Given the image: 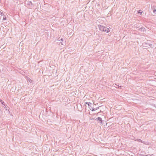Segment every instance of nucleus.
Wrapping results in <instances>:
<instances>
[{
  "instance_id": "nucleus-12",
  "label": "nucleus",
  "mask_w": 156,
  "mask_h": 156,
  "mask_svg": "<svg viewBox=\"0 0 156 156\" xmlns=\"http://www.w3.org/2000/svg\"><path fill=\"white\" fill-rule=\"evenodd\" d=\"M3 20H6V16H5V15H4H4H3Z\"/></svg>"
},
{
  "instance_id": "nucleus-2",
  "label": "nucleus",
  "mask_w": 156,
  "mask_h": 156,
  "mask_svg": "<svg viewBox=\"0 0 156 156\" xmlns=\"http://www.w3.org/2000/svg\"><path fill=\"white\" fill-rule=\"evenodd\" d=\"M27 5L29 6V7H32V6L33 5L32 2L30 1H27L26 3H25Z\"/></svg>"
},
{
  "instance_id": "nucleus-8",
  "label": "nucleus",
  "mask_w": 156,
  "mask_h": 156,
  "mask_svg": "<svg viewBox=\"0 0 156 156\" xmlns=\"http://www.w3.org/2000/svg\"><path fill=\"white\" fill-rule=\"evenodd\" d=\"M140 30L142 31H146V29H145L144 27H142L140 29Z\"/></svg>"
},
{
  "instance_id": "nucleus-15",
  "label": "nucleus",
  "mask_w": 156,
  "mask_h": 156,
  "mask_svg": "<svg viewBox=\"0 0 156 156\" xmlns=\"http://www.w3.org/2000/svg\"><path fill=\"white\" fill-rule=\"evenodd\" d=\"M145 44L147 45H148L150 46L151 47V46H152V44H148L147 43H145Z\"/></svg>"
},
{
  "instance_id": "nucleus-11",
  "label": "nucleus",
  "mask_w": 156,
  "mask_h": 156,
  "mask_svg": "<svg viewBox=\"0 0 156 156\" xmlns=\"http://www.w3.org/2000/svg\"><path fill=\"white\" fill-rule=\"evenodd\" d=\"M137 141H138V142H142V143L143 141L141 140L140 139H137Z\"/></svg>"
},
{
  "instance_id": "nucleus-17",
  "label": "nucleus",
  "mask_w": 156,
  "mask_h": 156,
  "mask_svg": "<svg viewBox=\"0 0 156 156\" xmlns=\"http://www.w3.org/2000/svg\"><path fill=\"white\" fill-rule=\"evenodd\" d=\"M28 80H29V82H30V83L32 82V80L31 79H29Z\"/></svg>"
},
{
  "instance_id": "nucleus-3",
  "label": "nucleus",
  "mask_w": 156,
  "mask_h": 156,
  "mask_svg": "<svg viewBox=\"0 0 156 156\" xmlns=\"http://www.w3.org/2000/svg\"><path fill=\"white\" fill-rule=\"evenodd\" d=\"M95 120H97V121H98L101 123V124H102L103 125H104V123H102V118L101 117H98V118H96L95 119Z\"/></svg>"
},
{
  "instance_id": "nucleus-19",
  "label": "nucleus",
  "mask_w": 156,
  "mask_h": 156,
  "mask_svg": "<svg viewBox=\"0 0 156 156\" xmlns=\"http://www.w3.org/2000/svg\"><path fill=\"white\" fill-rule=\"evenodd\" d=\"M146 156H152V155H150V154H147Z\"/></svg>"
},
{
  "instance_id": "nucleus-18",
  "label": "nucleus",
  "mask_w": 156,
  "mask_h": 156,
  "mask_svg": "<svg viewBox=\"0 0 156 156\" xmlns=\"http://www.w3.org/2000/svg\"><path fill=\"white\" fill-rule=\"evenodd\" d=\"M140 156H146V155H144L142 154H140L139 155Z\"/></svg>"
},
{
  "instance_id": "nucleus-21",
  "label": "nucleus",
  "mask_w": 156,
  "mask_h": 156,
  "mask_svg": "<svg viewBox=\"0 0 156 156\" xmlns=\"http://www.w3.org/2000/svg\"><path fill=\"white\" fill-rule=\"evenodd\" d=\"M151 155H152V156H155L154 155H153V154H152Z\"/></svg>"
},
{
  "instance_id": "nucleus-7",
  "label": "nucleus",
  "mask_w": 156,
  "mask_h": 156,
  "mask_svg": "<svg viewBox=\"0 0 156 156\" xmlns=\"http://www.w3.org/2000/svg\"><path fill=\"white\" fill-rule=\"evenodd\" d=\"M85 104H86L89 107H90H90H91V105H92V104H91V103H90V102H86L85 103Z\"/></svg>"
},
{
  "instance_id": "nucleus-23",
  "label": "nucleus",
  "mask_w": 156,
  "mask_h": 156,
  "mask_svg": "<svg viewBox=\"0 0 156 156\" xmlns=\"http://www.w3.org/2000/svg\"><path fill=\"white\" fill-rule=\"evenodd\" d=\"M1 71V69H0V72Z\"/></svg>"
},
{
  "instance_id": "nucleus-9",
  "label": "nucleus",
  "mask_w": 156,
  "mask_h": 156,
  "mask_svg": "<svg viewBox=\"0 0 156 156\" xmlns=\"http://www.w3.org/2000/svg\"><path fill=\"white\" fill-rule=\"evenodd\" d=\"M60 41H61L60 42V43L62 45H63V39L62 38H61V40H60Z\"/></svg>"
},
{
  "instance_id": "nucleus-6",
  "label": "nucleus",
  "mask_w": 156,
  "mask_h": 156,
  "mask_svg": "<svg viewBox=\"0 0 156 156\" xmlns=\"http://www.w3.org/2000/svg\"><path fill=\"white\" fill-rule=\"evenodd\" d=\"M104 31L105 32H106L108 33L109 32V29L108 28H107L105 27Z\"/></svg>"
},
{
  "instance_id": "nucleus-5",
  "label": "nucleus",
  "mask_w": 156,
  "mask_h": 156,
  "mask_svg": "<svg viewBox=\"0 0 156 156\" xmlns=\"http://www.w3.org/2000/svg\"><path fill=\"white\" fill-rule=\"evenodd\" d=\"M98 27L99 28V30L101 31H104L105 27H104L103 26H101L100 25H99Z\"/></svg>"
},
{
  "instance_id": "nucleus-16",
  "label": "nucleus",
  "mask_w": 156,
  "mask_h": 156,
  "mask_svg": "<svg viewBox=\"0 0 156 156\" xmlns=\"http://www.w3.org/2000/svg\"><path fill=\"white\" fill-rule=\"evenodd\" d=\"M117 87H118L117 88L119 89H121V87H122L121 86H119V85H117Z\"/></svg>"
},
{
  "instance_id": "nucleus-20",
  "label": "nucleus",
  "mask_w": 156,
  "mask_h": 156,
  "mask_svg": "<svg viewBox=\"0 0 156 156\" xmlns=\"http://www.w3.org/2000/svg\"><path fill=\"white\" fill-rule=\"evenodd\" d=\"M104 122H105V121H103V120H102V123H104ZM103 125H104V124Z\"/></svg>"
},
{
  "instance_id": "nucleus-1",
  "label": "nucleus",
  "mask_w": 156,
  "mask_h": 156,
  "mask_svg": "<svg viewBox=\"0 0 156 156\" xmlns=\"http://www.w3.org/2000/svg\"><path fill=\"white\" fill-rule=\"evenodd\" d=\"M0 102L3 105V107L5 110V113L6 114L9 115L10 114V108L7 105H6L5 102L2 100L0 99Z\"/></svg>"
},
{
  "instance_id": "nucleus-4",
  "label": "nucleus",
  "mask_w": 156,
  "mask_h": 156,
  "mask_svg": "<svg viewBox=\"0 0 156 156\" xmlns=\"http://www.w3.org/2000/svg\"><path fill=\"white\" fill-rule=\"evenodd\" d=\"M99 107H97V108H94L93 107H89V108H90V109L91 110V111H95L96 110H97V109H98L99 108Z\"/></svg>"
},
{
  "instance_id": "nucleus-10",
  "label": "nucleus",
  "mask_w": 156,
  "mask_h": 156,
  "mask_svg": "<svg viewBox=\"0 0 156 156\" xmlns=\"http://www.w3.org/2000/svg\"><path fill=\"white\" fill-rule=\"evenodd\" d=\"M138 13L140 14V15H141L142 13L143 12V11L141 10H139L138 11Z\"/></svg>"
},
{
  "instance_id": "nucleus-14",
  "label": "nucleus",
  "mask_w": 156,
  "mask_h": 156,
  "mask_svg": "<svg viewBox=\"0 0 156 156\" xmlns=\"http://www.w3.org/2000/svg\"><path fill=\"white\" fill-rule=\"evenodd\" d=\"M0 15H1V16H3V15H4V13L3 12H1L0 11Z\"/></svg>"
},
{
  "instance_id": "nucleus-22",
  "label": "nucleus",
  "mask_w": 156,
  "mask_h": 156,
  "mask_svg": "<svg viewBox=\"0 0 156 156\" xmlns=\"http://www.w3.org/2000/svg\"><path fill=\"white\" fill-rule=\"evenodd\" d=\"M115 85H116V86H117V85H117V84H115Z\"/></svg>"
},
{
  "instance_id": "nucleus-13",
  "label": "nucleus",
  "mask_w": 156,
  "mask_h": 156,
  "mask_svg": "<svg viewBox=\"0 0 156 156\" xmlns=\"http://www.w3.org/2000/svg\"><path fill=\"white\" fill-rule=\"evenodd\" d=\"M153 12L154 13H156V9H153Z\"/></svg>"
}]
</instances>
